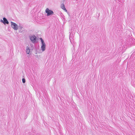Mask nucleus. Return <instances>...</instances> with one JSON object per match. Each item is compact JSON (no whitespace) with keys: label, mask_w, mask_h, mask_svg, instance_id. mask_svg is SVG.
Here are the masks:
<instances>
[{"label":"nucleus","mask_w":135,"mask_h":135,"mask_svg":"<svg viewBox=\"0 0 135 135\" xmlns=\"http://www.w3.org/2000/svg\"><path fill=\"white\" fill-rule=\"evenodd\" d=\"M126 43L128 45H134L135 40L132 38L129 37L128 38L127 40L126 41Z\"/></svg>","instance_id":"nucleus-1"},{"label":"nucleus","mask_w":135,"mask_h":135,"mask_svg":"<svg viewBox=\"0 0 135 135\" xmlns=\"http://www.w3.org/2000/svg\"><path fill=\"white\" fill-rule=\"evenodd\" d=\"M40 39L41 41V50L42 52L45 51L46 49V45L44 42L43 39L41 38H40Z\"/></svg>","instance_id":"nucleus-2"},{"label":"nucleus","mask_w":135,"mask_h":135,"mask_svg":"<svg viewBox=\"0 0 135 135\" xmlns=\"http://www.w3.org/2000/svg\"><path fill=\"white\" fill-rule=\"evenodd\" d=\"M45 12L47 13V15L48 16H52L54 14L53 12L50 10H49L48 8H47L45 10Z\"/></svg>","instance_id":"nucleus-3"},{"label":"nucleus","mask_w":135,"mask_h":135,"mask_svg":"<svg viewBox=\"0 0 135 135\" xmlns=\"http://www.w3.org/2000/svg\"><path fill=\"white\" fill-rule=\"evenodd\" d=\"M11 27L14 30H17L18 29V26L16 23L11 22Z\"/></svg>","instance_id":"nucleus-4"},{"label":"nucleus","mask_w":135,"mask_h":135,"mask_svg":"<svg viewBox=\"0 0 135 135\" xmlns=\"http://www.w3.org/2000/svg\"><path fill=\"white\" fill-rule=\"evenodd\" d=\"M3 20H1V22L2 23H3L5 25L6 24H8L9 22L6 19L5 17H4L3 18Z\"/></svg>","instance_id":"nucleus-5"},{"label":"nucleus","mask_w":135,"mask_h":135,"mask_svg":"<svg viewBox=\"0 0 135 135\" xmlns=\"http://www.w3.org/2000/svg\"><path fill=\"white\" fill-rule=\"evenodd\" d=\"M36 38L35 36H32L30 37V39L32 42H34L35 41Z\"/></svg>","instance_id":"nucleus-6"},{"label":"nucleus","mask_w":135,"mask_h":135,"mask_svg":"<svg viewBox=\"0 0 135 135\" xmlns=\"http://www.w3.org/2000/svg\"><path fill=\"white\" fill-rule=\"evenodd\" d=\"M26 52L27 54H29L30 52V50L28 47H27L26 49Z\"/></svg>","instance_id":"nucleus-7"},{"label":"nucleus","mask_w":135,"mask_h":135,"mask_svg":"<svg viewBox=\"0 0 135 135\" xmlns=\"http://www.w3.org/2000/svg\"><path fill=\"white\" fill-rule=\"evenodd\" d=\"M61 8L63 9L66 12L67 11V10L65 8V7L64 5V4H61Z\"/></svg>","instance_id":"nucleus-8"},{"label":"nucleus","mask_w":135,"mask_h":135,"mask_svg":"<svg viewBox=\"0 0 135 135\" xmlns=\"http://www.w3.org/2000/svg\"><path fill=\"white\" fill-rule=\"evenodd\" d=\"M22 82L25 83V80L24 78H23L22 79Z\"/></svg>","instance_id":"nucleus-9"},{"label":"nucleus","mask_w":135,"mask_h":135,"mask_svg":"<svg viewBox=\"0 0 135 135\" xmlns=\"http://www.w3.org/2000/svg\"><path fill=\"white\" fill-rule=\"evenodd\" d=\"M70 36H71V34H70V35L69 39L70 40V42L72 44V40H71L70 39Z\"/></svg>","instance_id":"nucleus-10"}]
</instances>
